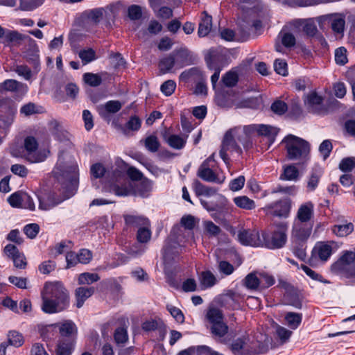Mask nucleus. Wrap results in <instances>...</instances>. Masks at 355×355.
<instances>
[{"label":"nucleus","instance_id":"79ce46f5","mask_svg":"<svg viewBox=\"0 0 355 355\" xmlns=\"http://www.w3.org/2000/svg\"><path fill=\"white\" fill-rule=\"evenodd\" d=\"M141 120L136 116H132L125 123L123 131L128 134L130 131H137L141 128Z\"/></svg>","mask_w":355,"mask_h":355},{"label":"nucleus","instance_id":"de8ad7c7","mask_svg":"<svg viewBox=\"0 0 355 355\" xmlns=\"http://www.w3.org/2000/svg\"><path fill=\"white\" fill-rule=\"evenodd\" d=\"M99 276L96 273L84 272L78 277L79 284H91L99 280Z\"/></svg>","mask_w":355,"mask_h":355},{"label":"nucleus","instance_id":"bf43d9fd","mask_svg":"<svg viewBox=\"0 0 355 355\" xmlns=\"http://www.w3.org/2000/svg\"><path fill=\"white\" fill-rule=\"evenodd\" d=\"M176 88V83L174 80H168L165 81L160 87L162 92L166 96H171Z\"/></svg>","mask_w":355,"mask_h":355},{"label":"nucleus","instance_id":"dca6fc26","mask_svg":"<svg viewBox=\"0 0 355 355\" xmlns=\"http://www.w3.org/2000/svg\"><path fill=\"white\" fill-rule=\"evenodd\" d=\"M227 152L235 153L239 155L242 153L241 148L236 144L235 139L230 135V133L225 134L222 147L220 150V156L225 164H227L228 161Z\"/></svg>","mask_w":355,"mask_h":355},{"label":"nucleus","instance_id":"423d86ee","mask_svg":"<svg viewBox=\"0 0 355 355\" xmlns=\"http://www.w3.org/2000/svg\"><path fill=\"white\" fill-rule=\"evenodd\" d=\"M288 159L305 162L309 158L310 145L304 139L288 135L282 141Z\"/></svg>","mask_w":355,"mask_h":355},{"label":"nucleus","instance_id":"2f4dec72","mask_svg":"<svg viewBox=\"0 0 355 355\" xmlns=\"http://www.w3.org/2000/svg\"><path fill=\"white\" fill-rule=\"evenodd\" d=\"M299 171L297 168L290 164L284 167V172L281 175V179L288 181H296L299 178Z\"/></svg>","mask_w":355,"mask_h":355},{"label":"nucleus","instance_id":"13d9d810","mask_svg":"<svg viewBox=\"0 0 355 355\" xmlns=\"http://www.w3.org/2000/svg\"><path fill=\"white\" fill-rule=\"evenodd\" d=\"M146 148L150 152H156L159 149V143L157 137L150 135L145 140Z\"/></svg>","mask_w":355,"mask_h":355},{"label":"nucleus","instance_id":"8fccbe9b","mask_svg":"<svg viewBox=\"0 0 355 355\" xmlns=\"http://www.w3.org/2000/svg\"><path fill=\"white\" fill-rule=\"evenodd\" d=\"M44 0H21L20 8L23 10H32L40 6Z\"/></svg>","mask_w":355,"mask_h":355},{"label":"nucleus","instance_id":"864d4df0","mask_svg":"<svg viewBox=\"0 0 355 355\" xmlns=\"http://www.w3.org/2000/svg\"><path fill=\"white\" fill-rule=\"evenodd\" d=\"M335 61L338 64L344 65L348 60L347 57V50L344 47H340L335 51Z\"/></svg>","mask_w":355,"mask_h":355},{"label":"nucleus","instance_id":"c9c22d12","mask_svg":"<svg viewBox=\"0 0 355 355\" xmlns=\"http://www.w3.org/2000/svg\"><path fill=\"white\" fill-rule=\"evenodd\" d=\"M159 67L163 73H168L171 71L173 69H177L175 60L171 53L161 59L159 63Z\"/></svg>","mask_w":355,"mask_h":355},{"label":"nucleus","instance_id":"e433bc0d","mask_svg":"<svg viewBox=\"0 0 355 355\" xmlns=\"http://www.w3.org/2000/svg\"><path fill=\"white\" fill-rule=\"evenodd\" d=\"M248 340V337L245 336L238 338L230 345V349L233 354H239L245 349Z\"/></svg>","mask_w":355,"mask_h":355},{"label":"nucleus","instance_id":"2eb2a0df","mask_svg":"<svg viewBox=\"0 0 355 355\" xmlns=\"http://www.w3.org/2000/svg\"><path fill=\"white\" fill-rule=\"evenodd\" d=\"M92 258V252L87 249H82L78 253L73 252L66 254L67 268L75 266L77 263H88Z\"/></svg>","mask_w":355,"mask_h":355},{"label":"nucleus","instance_id":"6ab92c4d","mask_svg":"<svg viewBox=\"0 0 355 355\" xmlns=\"http://www.w3.org/2000/svg\"><path fill=\"white\" fill-rule=\"evenodd\" d=\"M253 125L254 134L266 137L269 142V145L274 143L276 136L279 132L277 128L264 124H253Z\"/></svg>","mask_w":355,"mask_h":355},{"label":"nucleus","instance_id":"4468645a","mask_svg":"<svg viewBox=\"0 0 355 355\" xmlns=\"http://www.w3.org/2000/svg\"><path fill=\"white\" fill-rule=\"evenodd\" d=\"M267 214L279 217H287L291 210V204L286 200H279L267 205L263 207Z\"/></svg>","mask_w":355,"mask_h":355},{"label":"nucleus","instance_id":"20e7f679","mask_svg":"<svg viewBox=\"0 0 355 355\" xmlns=\"http://www.w3.org/2000/svg\"><path fill=\"white\" fill-rule=\"evenodd\" d=\"M41 309L48 314L60 313L69 306V297L67 289L60 282H47L41 291Z\"/></svg>","mask_w":355,"mask_h":355},{"label":"nucleus","instance_id":"f03ea898","mask_svg":"<svg viewBox=\"0 0 355 355\" xmlns=\"http://www.w3.org/2000/svg\"><path fill=\"white\" fill-rule=\"evenodd\" d=\"M116 167L112 171L107 172L103 189L112 193L117 196H126L130 194L139 195L146 197L152 190L153 182L144 178L136 185L128 180L124 175L125 170V162L122 160L116 162Z\"/></svg>","mask_w":355,"mask_h":355},{"label":"nucleus","instance_id":"e2e57ef3","mask_svg":"<svg viewBox=\"0 0 355 355\" xmlns=\"http://www.w3.org/2000/svg\"><path fill=\"white\" fill-rule=\"evenodd\" d=\"M24 193L15 192L8 198V202L12 207L21 208Z\"/></svg>","mask_w":355,"mask_h":355},{"label":"nucleus","instance_id":"6e6552de","mask_svg":"<svg viewBox=\"0 0 355 355\" xmlns=\"http://www.w3.org/2000/svg\"><path fill=\"white\" fill-rule=\"evenodd\" d=\"M214 155L213 153L202 163L198 170L197 175L206 182L223 184L225 180V176L216 167Z\"/></svg>","mask_w":355,"mask_h":355},{"label":"nucleus","instance_id":"5fc2aeb1","mask_svg":"<svg viewBox=\"0 0 355 355\" xmlns=\"http://www.w3.org/2000/svg\"><path fill=\"white\" fill-rule=\"evenodd\" d=\"M345 21L343 17L336 16L331 19V27L334 31L341 33L344 31Z\"/></svg>","mask_w":355,"mask_h":355},{"label":"nucleus","instance_id":"412c9836","mask_svg":"<svg viewBox=\"0 0 355 355\" xmlns=\"http://www.w3.org/2000/svg\"><path fill=\"white\" fill-rule=\"evenodd\" d=\"M176 64V69H181L191 64L190 51L185 47L175 50L171 53Z\"/></svg>","mask_w":355,"mask_h":355},{"label":"nucleus","instance_id":"c756f323","mask_svg":"<svg viewBox=\"0 0 355 355\" xmlns=\"http://www.w3.org/2000/svg\"><path fill=\"white\" fill-rule=\"evenodd\" d=\"M286 324L292 330H295L299 327L302 320V315L298 313L288 312L285 317Z\"/></svg>","mask_w":355,"mask_h":355},{"label":"nucleus","instance_id":"39448f33","mask_svg":"<svg viewBox=\"0 0 355 355\" xmlns=\"http://www.w3.org/2000/svg\"><path fill=\"white\" fill-rule=\"evenodd\" d=\"M331 272L341 279L355 281V250H344L330 266Z\"/></svg>","mask_w":355,"mask_h":355},{"label":"nucleus","instance_id":"69168bd1","mask_svg":"<svg viewBox=\"0 0 355 355\" xmlns=\"http://www.w3.org/2000/svg\"><path fill=\"white\" fill-rule=\"evenodd\" d=\"M223 83L227 87L234 86L238 81L237 74L232 71H229L223 77Z\"/></svg>","mask_w":355,"mask_h":355},{"label":"nucleus","instance_id":"a211bd4d","mask_svg":"<svg viewBox=\"0 0 355 355\" xmlns=\"http://www.w3.org/2000/svg\"><path fill=\"white\" fill-rule=\"evenodd\" d=\"M228 329V326L224 321L210 326V331L214 338L217 342L225 345L230 343V338H227Z\"/></svg>","mask_w":355,"mask_h":355},{"label":"nucleus","instance_id":"f8f14e48","mask_svg":"<svg viewBox=\"0 0 355 355\" xmlns=\"http://www.w3.org/2000/svg\"><path fill=\"white\" fill-rule=\"evenodd\" d=\"M223 57V55L221 52L211 49L205 58L208 67L211 70H214V73L211 77V82L214 88L216 87L223 67L220 64Z\"/></svg>","mask_w":355,"mask_h":355},{"label":"nucleus","instance_id":"7ed1b4c3","mask_svg":"<svg viewBox=\"0 0 355 355\" xmlns=\"http://www.w3.org/2000/svg\"><path fill=\"white\" fill-rule=\"evenodd\" d=\"M181 224L184 229L174 227L164 248L163 259L166 265L169 264L178 257L184 243H191L193 240V234L191 230L196 225L195 218L190 215L184 216L181 219Z\"/></svg>","mask_w":355,"mask_h":355},{"label":"nucleus","instance_id":"cd10ccee","mask_svg":"<svg viewBox=\"0 0 355 355\" xmlns=\"http://www.w3.org/2000/svg\"><path fill=\"white\" fill-rule=\"evenodd\" d=\"M94 288L93 287L85 288L79 287L76 290V306L80 308L83 306L85 301L93 295Z\"/></svg>","mask_w":355,"mask_h":355},{"label":"nucleus","instance_id":"774afa93","mask_svg":"<svg viewBox=\"0 0 355 355\" xmlns=\"http://www.w3.org/2000/svg\"><path fill=\"white\" fill-rule=\"evenodd\" d=\"M40 227L37 224L31 223L24 227V234L30 239H34L38 234Z\"/></svg>","mask_w":355,"mask_h":355},{"label":"nucleus","instance_id":"603ef678","mask_svg":"<svg viewBox=\"0 0 355 355\" xmlns=\"http://www.w3.org/2000/svg\"><path fill=\"white\" fill-rule=\"evenodd\" d=\"M304 102L309 106L319 105L322 103V98L315 92H311L306 96Z\"/></svg>","mask_w":355,"mask_h":355},{"label":"nucleus","instance_id":"a19ab883","mask_svg":"<svg viewBox=\"0 0 355 355\" xmlns=\"http://www.w3.org/2000/svg\"><path fill=\"white\" fill-rule=\"evenodd\" d=\"M321 175L320 170H315L311 173L307 182V190L309 191H313L317 188Z\"/></svg>","mask_w":355,"mask_h":355},{"label":"nucleus","instance_id":"473e14b6","mask_svg":"<svg viewBox=\"0 0 355 355\" xmlns=\"http://www.w3.org/2000/svg\"><path fill=\"white\" fill-rule=\"evenodd\" d=\"M245 286L252 291L260 289V282L259 273L251 272L248 274L243 280Z\"/></svg>","mask_w":355,"mask_h":355},{"label":"nucleus","instance_id":"b1692460","mask_svg":"<svg viewBox=\"0 0 355 355\" xmlns=\"http://www.w3.org/2000/svg\"><path fill=\"white\" fill-rule=\"evenodd\" d=\"M239 296L232 291H228L220 297V303L223 306L230 309L239 307Z\"/></svg>","mask_w":355,"mask_h":355},{"label":"nucleus","instance_id":"c85d7f7f","mask_svg":"<svg viewBox=\"0 0 355 355\" xmlns=\"http://www.w3.org/2000/svg\"><path fill=\"white\" fill-rule=\"evenodd\" d=\"M124 218L125 224L129 227L139 229L144 225H148V219L141 216L129 214L125 215Z\"/></svg>","mask_w":355,"mask_h":355},{"label":"nucleus","instance_id":"5701e85b","mask_svg":"<svg viewBox=\"0 0 355 355\" xmlns=\"http://www.w3.org/2000/svg\"><path fill=\"white\" fill-rule=\"evenodd\" d=\"M187 135H179L175 134H165L164 139L167 144L172 148L176 150L182 149L187 143Z\"/></svg>","mask_w":355,"mask_h":355},{"label":"nucleus","instance_id":"bb28decb","mask_svg":"<svg viewBox=\"0 0 355 355\" xmlns=\"http://www.w3.org/2000/svg\"><path fill=\"white\" fill-rule=\"evenodd\" d=\"M212 17L206 12L202 13L201 20L199 24L198 34L200 37L207 36L211 31Z\"/></svg>","mask_w":355,"mask_h":355},{"label":"nucleus","instance_id":"aec40b11","mask_svg":"<svg viewBox=\"0 0 355 355\" xmlns=\"http://www.w3.org/2000/svg\"><path fill=\"white\" fill-rule=\"evenodd\" d=\"M122 107L118 101H109L105 104L98 105L96 110L99 115L104 119H109L110 116L117 112Z\"/></svg>","mask_w":355,"mask_h":355},{"label":"nucleus","instance_id":"0e129e2a","mask_svg":"<svg viewBox=\"0 0 355 355\" xmlns=\"http://www.w3.org/2000/svg\"><path fill=\"white\" fill-rule=\"evenodd\" d=\"M167 310L178 322H184V316L180 309L172 305H168Z\"/></svg>","mask_w":355,"mask_h":355},{"label":"nucleus","instance_id":"c03bdc74","mask_svg":"<svg viewBox=\"0 0 355 355\" xmlns=\"http://www.w3.org/2000/svg\"><path fill=\"white\" fill-rule=\"evenodd\" d=\"M329 1L330 0H294L293 1H289L288 3L291 6L306 7L313 6L320 3H329Z\"/></svg>","mask_w":355,"mask_h":355},{"label":"nucleus","instance_id":"a878e982","mask_svg":"<svg viewBox=\"0 0 355 355\" xmlns=\"http://www.w3.org/2000/svg\"><path fill=\"white\" fill-rule=\"evenodd\" d=\"M354 231V225L351 222L345 221L341 224H336L331 227L332 233L338 237H345Z\"/></svg>","mask_w":355,"mask_h":355},{"label":"nucleus","instance_id":"37998d69","mask_svg":"<svg viewBox=\"0 0 355 355\" xmlns=\"http://www.w3.org/2000/svg\"><path fill=\"white\" fill-rule=\"evenodd\" d=\"M259 282H260V289H264L269 288L275 283V277L266 272L259 273Z\"/></svg>","mask_w":355,"mask_h":355},{"label":"nucleus","instance_id":"7c9ffc66","mask_svg":"<svg viewBox=\"0 0 355 355\" xmlns=\"http://www.w3.org/2000/svg\"><path fill=\"white\" fill-rule=\"evenodd\" d=\"M206 318L211 325L223 321V314L222 311L213 306L209 307Z\"/></svg>","mask_w":355,"mask_h":355},{"label":"nucleus","instance_id":"338daca9","mask_svg":"<svg viewBox=\"0 0 355 355\" xmlns=\"http://www.w3.org/2000/svg\"><path fill=\"white\" fill-rule=\"evenodd\" d=\"M355 166V158L347 157L340 162L339 168L343 171H350Z\"/></svg>","mask_w":355,"mask_h":355},{"label":"nucleus","instance_id":"393cba45","mask_svg":"<svg viewBox=\"0 0 355 355\" xmlns=\"http://www.w3.org/2000/svg\"><path fill=\"white\" fill-rule=\"evenodd\" d=\"M0 90L19 92L24 94L28 91V87L26 85L15 80L8 79L0 84Z\"/></svg>","mask_w":355,"mask_h":355},{"label":"nucleus","instance_id":"1a4fd4ad","mask_svg":"<svg viewBox=\"0 0 355 355\" xmlns=\"http://www.w3.org/2000/svg\"><path fill=\"white\" fill-rule=\"evenodd\" d=\"M340 247V244L334 241H318L312 250V258L326 262Z\"/></svg>","mask_w":355,"mask_h":355},{"label":"nucleus","instance_id":"f3484780","mask_svg":"<svg viewBox=\"0 0 355 355\" xmlns=\"http://www.w3.org/2000/svg\"><path fill=\"white\" fill-rule=\"evenodd\" d=\"M311 232V227L304 222L294 220L291 237L296 241H304L307 239Z\"/></svg>","mask_w":355,"mask_h":355},{"label":"nucleus","instance_id":"0eeeda50","mask_svg":"<svg viewBox=\"0 0 355 355\" xmlns=\"http://www.w3.org/2000/svg\"><path fill=\"white\" fill-rule=\"evenodd\" d=\"M288 228L287 223L284 222L277 225L273 231L263 232L262 247L272 250L283 248L287 241Z\"/></svg>","mask_w":355,"mask_h":355},{"label":"nucleus","instance_id":"9d476101","mask_svg":"<svg viewBox=\"0 0 355 355\" xmlns=\"http://www.w3.org/2000/svg\"><path fill=\"white\" fill-rule=\"evenodd\" d=\"M24 146L26 150V158L32 163L42 162L49 155V150H37V142L33 137H28L24 141Z\"/></svg>","mask_w":355,"mask_h":355},{"label":"nucleus","instance_id":"4be33fe9","mask_svg":"<svg viewBox=\"0 0 355 355\" xmlns=\"http://www.w3.org/2000/svg\"><path fill=\"white\" fill-rule=\"evenodd\" d=\"M313 203L310 201L306 202L299 207L295 220L308 223L313 217Z\"/></svg>","mask_w":355,"mask_h":355},{"label":"nucleus","instance_id":"f257e3e1","mask_svg":"<svg viewBox=\"0 0 355 355\" xmlns=\"http://www.w3.org/2000/svg\"><path fill=\"white\" fill-rule=\"evenodd\" d=\"M53 173L58 181L69 184L73 189L69 193L63 197L57 195L54 192H45L40 194L38 196V200L39 209L41 210L49 211L75 193L78 173L77 163L74 157L67 153L60 154Z\"/></svg>","mask_w":355,"mask_h":355},{"label":"nucleus","instance_id":"f704fd0d","mask_svg":"<svg viewBox=\"0 0 355 355\" xmlns=\"http://www.w3.org/2000/svg\"><path fill=\"white\" fill-rule=\"evenodd\" d=\"M199 280L201 286L203 288H207L213 286L216 283V279L214 274L210 271H203L199 276Z\"/></svg>","mask_w":355,"mask_h":355},{"label":"nucleus","instance_id":"49530a36","mask_svg":"<svg viewBox=\"0 0 355 355\" xmlns=\"http://www.w3.org/2000/svg\"><path fill=\"white\" fill-rule=\"evenodd\" d=\"M73 349L71 341H60L57 347V355H71Z\"/></svg>","mask_w":355,"mask_h":355},{"label":"nucleus","instance_id":"ddd939ff","mask_svg":"<svg viewBox=\"0 0 355 355\" xmlns=\"http://www.w3.org/2000/svg\"><path fill=\"white\" fill-rule=\"evenodd\" d=\"M237 240L243 245L262 247V236L257 230H241L237 234Z\"/></svg>","mask_w":355,"mask_h":355},{"label":"nucleus","instance_id":"9b49d317","mask_svg":"<svg viewBox=\"0 0 355 355\" xmlns=\"http://www.w3.org/2000/svg\"><path fill=\"white\" fill-rule=\"evenodd\" d=\"M253 124L243 126H238L231 129L227 133L240 141L245 149H249L252 147L253 143L252 137L254 136Z\"/></svg>","mask_w":355,"mask_h":355},{"label":"nucleus","instance_id":"4d7b16f0","mask_svg":"<svg viewBox=\"0 0 355 355\" xmlns=\"http://www.w3.org/2000/svg\"><path fill=\"white\" fill-rule=\"evenodd\" d=\"M275 71L279 75L286 76L288 74L287 63L282 59H276L274 62Z\"/></svg>","mask_w":355,"mask_h":355},{"label":"nucleus","instance_id":"3c124183","mask_svg":"<svg viewBox=\"0 0 355 355\" xmlns=\"http://www.w3.org/2000/svg\"><path fill=\"white\" fill-rule=\"evenodd\" d=\"M41 110L42 107L33 103H29L21 107L20 112L25 116H29L35 113L41 112Z\"/></svg>","mask_w":355,"mask_h":355},{"label":"nucleus","instance_id":"052dcab7","mask_svg":"<svg viewBox=\"0 0 355 355\" xmlns=\"http://www.w3.org/2000/svg\"><path fill=\"white\" fill-rule=\"evenodd\" d=\"M301 25L303 26L304 32L309 36H313L317 33V27L311 19L303 21Z\"/></svg>","mask_w":355,"mask_h":355},{"label":"nucleus","instance_id":"4c0bfd02","mask_svg":"<svg viewBox=\"0 0 355 355\" xmlns=\"http://www.w3.org/2000/svg\"><path fill=\"white\" fill-rule=\"evenodd\" d=\"M59 329L62 336H70L77 332L76 326L71 320H66L61 323Z\"/></svg>","mask_w":355,"mask_h":355},{"label":"nucleus","instance_id":"72a5a7b5","mask_svg":"<svg viewBox=\"0 0 355 355\" xmlns=\"http://www.w3.org/2000/svg\"><path fill=\"white\" fill-rule=\"evenodd\" d=\"M233 201L238 207L246 210H252L256 207L254 201L246 196L235 197Z\"/></svg>","mask_w":355,"mask_h":355},{"label":"nucleus","instance_id":"09e8293b","mask_svg":"<svg viewBox=\"0 0 355 355\" xmlns=\"http://www.w3.org/2000/svg\"><path fill=\"white\" fill-rule=\"evenodd\" d=\"M84 81L92 87H97L101 85L102 82L101 77L96 73H85L83 75Z\"/></svg>","mask_w":355,"mask_h":355},{"label":"nucleus","instance_id":"58836bf2","mask_svg":"<svg viewBox=\"0 0 355 355\" xmlns=\"http://www.w3.org/2000/svg\"><path fill=\"white\" fill-rule=\"evenodd\" d=\"M150 224L148 225H144L137 230V240L141 243H146L148 242L151 238Z\"/></svg>","mask_w":355,"mask_h":355},{"label":"nucleus","instance_id":"680f3d73","mask_svg":"<svg viewBox=\"0 0 355 355\" xmlns=\"http://www.w3.org/2000/svg\"><path fill=\"white\" fill-rule=\"evenodd\" d=\"M276 334L282 343H286L292 335V331L286 328L278 325L276 327Z\"/></svg>","mask_w":355,"mask_h":355},{"label":"nucleus","instance_id":"6e6d98bb","mask_svg":"<svg viewBox=\"0 0 355 355\" xmlns=\"http://www.w3.org/2000/svg\"><path fill=\"white\" fill-rule=\"evenodd\" d=\"M79 57L84 64H86L96 59L95 52L92 49L80 51L79 52Z\"/></svg>","mask_w":355,"mask_h":355},{"label":"nucleus","instance_id":"a18cd8bd","mask_svg":"<svg viewBox=\"0 0 355 355\" xmlns=\"http://www.w3.org/2000/svg\"><path fill=\"white\" fill-rule=\"evenodd\" d=\"M8 339L9 343L16 347L21 346L24 342L22 334L16 331H10L8 334Z\"/></svg>","mask_w":355,"mask_h":355},{"label":"nucleus","instance_id":"ea45409f","mask_svg":"<svg viewBox=\"0 0 355 355\" xmlns=\"http://www.w3.org/2000/svg\"><path fill=\"white\" fill-rule=\"evenodd\" d=\"M278 38L281 40L282 44L286 47H292L295 44L294 35L285 30H282L279 33Z\"/></svg>","mask_w":355,"mask_h":355}]
</instances>
